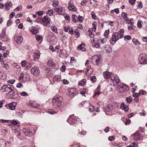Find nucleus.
<instances>
[{
    "instance_id": "obj_1",
    "label": "nucleus",
    "mask_w": 147,
    "mask_h": 147,
    "mask_svg": "<svg viewBox=\"0 0 147 147\" xmlns=\"http://www.w3.org/2000/svg\"><path fill=\"white\" fill-rule=\"evenodd\" d=\"M62 98L58 96H55L53 98L52 100L53 103L55 107H59L61 105Z\"/></svg>"
},
{
    "instance_id": "obj_2",
    "label": "nucleus",
    "mask_w": 147,
    "mask_h": 147,
    "mask_svg": "<svg viewBox=\"0 0 147 147\" xmlns=\"http://www.w3.org/2000/svg\"><path fill=\"white\" fill-rule=\"evenodd\" d=\"M42 23L43 25L45 26H49L50 23L51 22L50 19L48 16H46L44 17L41 20Z\"/></svg>"
},
{
    "instance_id": "obj_3",
    "label": "nucleus",
    "mask_w": 147,
    "mask_h": 147,
    "mask_svg": "<svg viewBox=\"0 0 147 147\" xmlns=\"http://www.w3.org/2000/svg\"><path fill=\"white\" fill-rule=\"evenodd\" d=\"M110 81L112 82L113 83V85L114 86H117L118 83L120 82V80L119 78L117 75H113L111 76L110 79Z\"/></svg>"
},
{
    "instance_id": "obj_4",
    "label": "nucleus",
    "mask_w": 147,
    "mask_h": 147,
    "mask_svg": "<svg viewBox=\"0 0 147 147\" xmlns=\"http://www.w3.org/2000/svg\"><path fill=\"white\" fill-rule=\"evenodd\" d=\"M93 28H90L88 30L89 36L91 38H93L94 37V34L92 32V31H95L96 29V22H94L92 24Z\"/></svg>"
},
{
    "instance_id": "obj_5",
    "label": "nucleus",
    "mask_w": 147,
    "mask_h": 147,
    "mask_svg": "<svg viewBox=\"0 0 147 147\" xmlns=\"http://www.w3.org/2000/svg\"><path fill=\"white\" fill-rule=\"evenodd\" d=\"M131 137H134L133 139L135 140H143V136L139 132H136L132 134L131 136Z\"/></svg>"
},
{
    "instance_id": "obj_6",
    "label": "nucleus",
    "mask_w": 147,
    "mask_h": 147,
    "mask_svg": "<svg viewBox=\"0 0 147 147\" xmlns=\"http://www.w3.org/2000/svg\"><path fill=\"white\" fill-rule=\"evenodd\" d=\"M11 88L12 87L9 85H4L2 87L1 89V91L2 92H9Z\"/></svg>"
},
{
    "instance_id": "obj_7",
    "label": "nucleus",
    "mask_w": 147,
    "mask_h": 147,
    "mask_svg": "<svg viewBox=\"0 0 147 147\" xmlns=\"http://www.w3.org/2000/svg\"><path fill=\"white\" fill-rule=\"evenodd\" d=\"M31 73L35 76H38L40 74V70L38 67H34L31 69Z\"/></svg>"
},
{
    "instance_id": "obj_8",
    "label": "nucleus",
    "mask_w": 147,
    "mask_h": 147,
    "mask_svg": "<svg viewBox=\"0 0 147 147\" xmlns=\"http://www.w3.org/2000/svg\"><path fill=\"white\" fill-rule=\"evenodd\" d=\"M69 5L68 6V9L70 11H74L76 10V8L73 4V3L72 1H69Z\"/></svg>"
},
{
    "instance_id": "obj_9",
    "label": "nucleus",
    "mask_w": 147,
    "mask_h": 147,
    "mask_svg": "<svg viewBox=\"0 0 147 147\" xmlns=\"http://www.w3.org/2000/svg\"><path fill=\"white\" fill-rule=\"evenodd\" d=\"M102 74L105 78L106 79H110L113 75L112 73L107 71L103 72Z\"/></svg>"
},
{
    "instance_id": "obj_10",
    "label": "nucleus",
    "mask_w": 147,
    "mask_h": 147,
    "mask_svg": "<svg viewBox=\"0 0 147 147\" xmlns=\"http://www.w3.org/2000/svg\"><path fill=\"white\" fill-rule=\"evenodd\" d=\"M93 61L95 62L96 64L98 65L101 62L100 56H94L93 57Z\"/></svg>"
},
{
    "instance_id": "obj_11",
    "label": "nucleus",
    "mask_w": 147,
    "mask_h": 147,
    "mask_svg": "<svg viewBox=\"0 0 147 147\" xmlns=\"http://www.w3.org/2000/svg\"><path fill=\"white\" fill-rule=\"evenodd\" d=\"M73 115H70L67 120V122L71 125L77 122L76 119H71Z\"/></svg>"
},
{
    "instance_id": "obj_12",
    "label": "nucleus",
    "mask_w": 147,
    "mask_h": 147,
    "mask_svg": "<svg viewBox=\"0 0 147 147\" xmlns=\"http://www.w3.org/2000/svg\"><path fill=\"white\" fill-rule=\"evenodd\" d=\"M147 59V55L145 53L140 54L139 57L140 61L142 62H146Z\"/></svg>"
},
{
    "instance_id": "obj_13",
    "label": "nucleus",
    "mask_w": 147,
    "mask_h": 147,
    "mask_svg": "<svg viewBox=\"0 0 147 147\" xmlns=\"http://www.w3.org/2000/svg\"><path fill=\"white\" fill-rule=\"evenodd\" d=\"M119 33L118 32H114L113 33L111 38L112 41L116 42L119 39Z\"/></svg>"
},
{
    "instance_id": "obj_14",
    "label": "nucleus",
    "mask_w": 147,
    "mask_h": 147,
    "mask_svg": "<svg viewBox=\"0 0 147 147\" xmlns=\"http://www.w3.org/2000/svg\"><path fill=\"white\" fill-rule=\"evenodd\" d=\"M59 15H63V8L62 7L60 6L57 8H55L53 9Z\"/></svg>"
},
{
    "instance_id": "obj_15",
    "label": "nucleus",
    "mask_w": 147,
    "mask_h": 147,
    "mask_svg": "<svg viewBox=\"0 0 147 147\" xmlns=\"http://www.w3.org/2000/svg\"><path fill=\"white\" fill-rule=\"evenodd\" d=\"M23 131L25 135L28 136H30L32 135V133L29 129L26 128H24Z\"/></svg>"
},
{
    "instance_id": "obj_16",
    "label": "nucleus",
    "mask_w": 147,
    "mask_h": 147,
    "mask_svg": "<svg viewBox=\"0 0 147 147\" xmlns=\"http://www.w3.org/2000/svg\"><path fill=\"white\" fill-rule=\"evenodd\" d=\"M0 38L1 40L3 41H6L7 40V37L5 32H3L1 33Z\"/></svg>"
},
{
    "instance_id": "obj_17",
    "label": "nucleus",
    "mask_w": 147,
    "mask_h": 147,
    "mask_svg": "<svg viewBox=\"0 0 147 147\" xmlns=\"http://www.w3.org/2000/svg\"><path fill=\"white\" fill-rule=\"evenodd\" d=\"M93 72V69L90 66L88 65L87 66L86 69V74L87 76L91 75Z\"/></svg>"
},
{
    "instance_id": "obj_18",
    "label": "nucleus",
    "mask_w": 147,
    "mask_h": 147,
    "mask_svg": "<svg viewBox=\"0 0 147 147\" xmlns=\"http://www.w3.org/2000/svg\"><path fill=\"white\" fill-rule=\"evenodd\" d=\"M85 46V44L84 43H82L77 47V49L78 50L84 51H86Z\"/></svg>"
},
{
    "instance_id": "obj_19",
    "label": "nucleus",
    "mask_w": 147,
    "mask_h": 147,
    "mask_svg": "<svg viewBox=\"0 0 147 147\" xmlns=\"http://www.w3.org/2000/svg\"><path fill=\"white\" fill-rule=\"evenodd\" d=\"M15 40L18 44H20L22 42L23 39L20 36H17L15 38Z\"/></svg>"
},
{
    "instance_id": "obj_20",
    "label": "nucleus",
    "mask_w": 147,
    "mask_h": 147,
    "mask_svg": "<svg viewBox=\"0 0 147 147\" xmlns=\"http://www.w3.org/2000/svg\"><path fill=\"white\" fill-rule=\"evenodd\" d=\"M16 103L14 102H13L9 103L8 105V106L9 108L12 110H14L16 106Z\"/></svg>"
},
{
    "instance_id": "obj_21",
    "label": "nucleus",
    "mask_w": 147,
    "mask_h": 147,
    "mask_svg": "<svg viewBox=\"0 0 147 147\" xmlns=\"http://www.w3.org/2000/svg\"><path fill=\"white\" fill-rule=\"evenodd\" d=\"M6 141L3 139L0 140V147H6Z\"/></svg>"
},
{
    "instance_id": "obj_22",
    "label": "nucleus",
    "mask_w": 147,
    "mask_h": 147,
    "mask_svg": "<svg viewBox=\"0 0 147 147\" xmlns=\"http://www.w3.org/2000/svg\"><path fill=\"white\" fill-rule=\"evenodd\" d=\"M1 67L7 70H8L9 69V67L8 65L4 63V62H2L1 63Z\"/></svg>"
},
{
    "instance_id": "obj_23",
    "label": "nucleus",
    "mask_w": 147,
    "mask_h": 147,
    "mask_svg": "<svg viewBox=\"0 0 147 147\" xmlns=\"http://www.w3.org/2000/svg\"><path fill=\"white\" fill-rule=\"evenodd\" d=\"M123 86L121 84L119 85L118 86L117 89L118 90V92L119 93H121L124 92V90L123 88Z\"/></svg>"
},
{
    "instance_id": "obj_24",
    "label": "nucleus",
    "mask_w": 147,
    "mask_h": 147,
    "mask_svg": "<svg viewBox=\"0 0 147 147\" xmlns=\"http://www.w3.org/2000/svg\"><path fill=\"white\" fill-rule=\"evenodd\" d=\"M5 8L7 10H9V8L11 6L12 3L11 2H7L5 4Z\"/></svg>"
},
{
    "instance_id": "obj_25",
    "label": "nucleus",
    "mask_w": 147,
    "mask_h": 147,
    "mask_svg": "<svg viewBox=\"0 0 147 147\" xmlns=\"http://www.w3.org/2000/svg\"><path fill=\"white\" fill-rule=\"evenodd\" d=\"M127 14L125 12H123L121 14L122 17L124 18V20L126 21H128V18H127Z\"/></svg>"
},
{
    "instance_id": "obj_26",
    "label": "nucleus",
    "mask_w": 147,
    "mask_h": 147,
    "mask_svg": "<svg viewBox=\"0 0 147 147\" xmlns=\"http://www.w3.org/2000/svg\"><path fill=\"white\" fill-rule=\"evenodd\" d=\"M86 83V80L85 79H83L81 81H80L78 83L79 85L81 86H84Z\"/></svg>"
},
{
    "instance_id": "obj_27",
    "label": "nucleus",
    "mask_w": 147,
    "mask_h": 147,
    "mask_svg": "<svg viewBox=\"0 0 147 147\" xmlns=\"http://www.w3.org/2000/svg\"><path fill=\"white\" fill-rule=\"evenodd\" d=\"M124 30L123 29H121L119 31V38H121L123 37V32Z\"/></svg>"
},
{
    "instance_id": "obj_28",
    "label": "nucleus",
    "mask_w": 147,
    "mask_h": 147,
    "mask_svg": "<svg viewBox=\"0 0 147 147\" xmlns=\"http://www.w3.org/2000/svg\"><path fill=\"white\" fill-rule=\"evenodd\" d=\"M34 59L36 60V59H38L40 57V55L38 53H34L33 55Z\"/></svg>"
},
{
    "instance_id": "obj_29",
    "label": "nucleus",
    "mask_w": 147,
    "mask_h": 147,
    "mask_svg": "<svg viewBox=\"0 0 147 147\" xmlns=\"http://www.w3.org/2000/svg\"><path fill=\"white\" fill-rule=\"evenodd\" d=\"M54 82H58L61 81L60 77L59 76H55L53 78Z\"/></svg>"
},
{
    "instance_id": "obj_30",
    "label": "nucleus",
    "mask_w": 147,
    "mask_h": 147,
    "mask_svg": "<svg viewBox=\"0 0 147 147\" xmlns=\"http://www.w3.org/2000/svg\"><path fill=\"white\" fill-rule=\"evenodd\" d=\"M5 74L3 71L0 70V79H3L5 78Z\"/></svg>"
},
{
    "instance_id": "obj_31",
    "label": "nucleus",
    "mask_w": 147,
    "mask_h": 147,
    "mask_svg": "<svg viewBox=\"0 0 147 147\" xmlns=\"http://www.w3.org/2000/svg\"><path fill=\"white\" fill-rule=\"evenodd\" d=\"M51 29L54 32H55L57 34L58 33L57 29V28L56 27H55V26H52L51 27Z\"/></svg>"
},
{
    "instance_id": "obj_32",
    "label": "nucleus",
    "mask_w": 147,
    "mask_h": 147,
    "mask_svg": "<svg viewBox=\"0 0 147 147\" xmlns=\"http://www.w3.org/2000/svg\"><path fill=\"white\" fill-rule=\"evenodd\" d=\"M54 65V63L52 60H49L47 62V65L50 67H53Z\"/></svg>"
},
{
    "instance_id": "obj_33",
    "label": "nucleus",
    "mask_w": 147,
    "mask_h": 147,
    "mask_svg": "<svg viewBox=\"0 0 147 147\" xmlns=\"http://www.w3.org/2000/svg\"><path fill=\"white\" fill-rule=\"evenodd\" d=\"M133 42L136 45H140V42L138 41L137 39L133 38L132 39Z\"/></svg>"
},
{
    "instance_id": "obj_34",
    "label": "nucleus",
    "mask_w": 147,
    "mask_h": 147,
    "mask_svg": "<svg viewBox=\"0 0 147 147\" xmlns=\"http://www.w3.org/2000/svg\"><path fill=\"white\" fill-rule=\"evenodd\" d=\"M121 85L123 86V88L124 90V92L125 91L129 89L128 86L127 85L123 83H121Z\"/></svg>"
},
{
    "instance_id": "obj_35",
    "label": "nucleus",
    "mask_w": 147,
    "mask_h": 147,
    "mask_svg": "<svg viewBox=\"0 0 147 147\" xmlns=\"http://www.w3.org/2000/svg\"><path fill=\"white\" fill-rule=\"evenodd\" d=\"M38 28L32 29L31 30V32L32 34H36L38 32Z\"/></svg>"
},
{
    "instance_id": "obj_36",
    "label": "nucleus",
    "mask_w": 147,
    "mask_h": 147,
    "mask_svg": "<svg viewBox=\"0 0 147 147\" xmlns=\"http://www.w3.org/2000/svg\"><path fill=\"white\" fill-rule=\"evenodd\" d=\"M73 89H71L69 90V93L68 95L69 96H71V95H73L74 92H73Z\"/></svg>"
},
{
    "instance_id": "obj_37",
    "label": "nucleus",
    "mask_w": 147,
    "mask_h": 147,
    "mask_svg": "<svg viewBox=\"0 0 147 147\" xmlns=\"http://www.w3.org/2000/svg\"><path fill=\"white\" fill-rule=\"evenodd\" d=\"M59 4L58 1L56 0H54L53 1V5L54 7H56Z\"/></svg>"
},
{
    "instance_id": "obj_38",
    "label": "nucleus",
    "mask_w": 147,
    "mask_h": 147,
    "mask_svg": "<svg viewBox=\"0 0 147 147\" xmlns=\"http://www.w3.org/2000/svg\"><path fill=\"white\" fill-rule=\"evenodd\" d=\"M15 93V91L14 89L12 88L8 92V94L10 95H12L14 94Z\"/></svg>"
},
{
    "instance_id": "obj_39",
    "label": "nucleus",
    "mask_w": 147,
    "mask_h": 147,
    "mask_svg": "<svg viewBox=\"0 0 147 147\" xmlns=\"http://www.w3.org/2000/svg\"><path fill=\"white\" fill-rule=\"evenodd\" d=\"M77 18V16L76 15H73L72 16V19L73 22H74L75 23H76V22L78 21H77L75 19V18Z\"/></svg>"
},
{
    "instance_id": "obj_40",
    "label": "nucleus",
    "mask_w": 147,
    "mask_h": 147,
    "mask_svg": "<svg viewBox=\"0 0 147 147\" xmlns=\"http://www.w3.org/2000/svg\"><path fill=\"white\" fill-rule=\"evenodd\" d=\"M105 52L106 53H111L112 51V48L110 47H109L107 49H105Z\"/></svg>"
},
{
    "instance_id": "obj_41",
    "label": "nucleus",
    "mask_w": 147,
    "mask_h": 147,
    "mask_svg": "<svg viewBox=\"0 0 147 147\" xmlns=\"http://www.w3.org/2000/svg\"><path fill=\"white\" fill-rule=\"evenodd\" d=\"M132 97L131 96H129L128 97H127L126 98V101L127 102L129 103H131L132 101Z\"/></svg>"
},
{
    "instance_id": "obj_42",
    "label": "nucleus",
    "mask_w": 147,
    "mask_h": 147,
    "mask_svg": "<svg viewBox=\"0 0 147 147\" xmlns=\"http://www.w3.org/2000/svg\"><path fill=\"white\" fill-rule=\"evenodd\" d=\"M95 109L94 106H90L89 107V110L90 112H94Z\"/></svg>"
},
{
    "instance_id": "obj_43",
    "label": "nucleus",
    "mask_w": 147,
    "mask_h": 147,
    "mask_svg": "<svg viewBox=\"0 0 147 147\" xmlns=\"http://www.w3.org/2000/svg\"><path fill=\"white\" fill-rule=\"evenodd\" d=\"M109 33V30H106L104 33V36L106 38H107L108 36V34Z\"/></svg>"
},
{
    "instance_id": "obj_44",
    "label": "nucleus",
    "mask_w": 147,
    "mask_h": 147,
    "mask_svg": "<svg viewBox=\"0 0 147 147\" xmlns=\"http://www.w3.org/2000/svg\"><path fill=\"white\" fill-rule=\"evenodd\" d=\"M77 18L78 21L80 22V23H82L83 20V18L81 16H79L78 17H77Z\"/></svg>"
},
{
    "instance_id": "obj_45",
    "label": "nucleus",
    "mask_w": 147,
    "mask_h": 147,
    "mask_svg": "<svg viewBox=\"0 0 147 147\" xmlns=\"http://www.w3.org/2000/svg\"><path fill=\"white\" fill-rule=\"evenodd\" d=\"M47 13L49 14L50 16L53 14V11L52 10H48L47 11Z\"/></svg>"
},
{
    "instance_id": "obj_46",
    "label": "nucleus",
    "mask_w": 147,
    "mask_h": 147,
    "mask_svg": "<svg viewBox=\"0 0 147 147\" xmlns=\"http://www.w3.org/2000/svg\"><path fill=\"white\" fill-rule=\"evenodd\" d=\"M32 66V64L30 62H27L26 67L28 69H29Z\"/></svg>"
},
{
    "instance_id": "obj_47",
    "label": "nucleus",
    "mask_w": 147,
    "mask_h": 147,
    "mask_svg": "<svg viewBox=\"0 0 147 147\" xmlns=\"http://www.w3.org/2000/svg\"><path fill=\"white\" fill-rule=\"evenodd\" d=\"M124 40H130L131 39V36L129 35L125 36L124 37Z\"/></svg>"
},
{
    "instance_id": "obj_48",
    "label": "nucleus",
    "mask_w": 147,
    "mask_h": 147,
    "mask_svg": "<svg viewBox=\"0 0 147 147\" xmlns=\"http://www.w3.org/2000/svg\"><path fill=\"white\" fill-rule=\"evenodd\" d=\"M139 93L140 95L142 94V95H144L146 94V92L145 90H141L140 91Z\"/></svg>"
},
{
    "instance_id": "obj_49",
    "label": "nucleus",
    "mask_w": 147,
    "mask_h": 147,
    "mask_svg": "<svg viewBox=\"0 0 147 147\" xmlns=\"http://www.w3.org/2000/svg\"><path fill=\"white\" fill-rule=\"evenodd\" d=\"M27 61H23L21 62L22 66V67H24L26 65Z\"/></svg>"
},
{
    "instance_id": "obj_50",
    "label": "nucleus",
    "mask_w": 147,
    "mask_h": 147,
    "mask_svg": "<svg viewBox=\"0 0 147 147\" xmlns=\"http://www.w3.org/2000/svg\"><path fill=\"white\" fill-rule=\"evenodd\" d=\"M36 14L39 16H41L43 15V12L42 11H40L36 13Z\"/></svg>"
},
{
    "instance_id": "obj_51",
    "label": "nucleus",
    "mask_w": 147,
    "mask_h": 147,
    "mask_svg": "<svg viewBox=\"0 0 147 147\" xmlns=\"http://www.w3.org/2000/svg\"><path fill=\"white\" fill-rule=\"evenodd\" d=\"M20 94L21 96H26L28 95V93L24 91H23L21 92Z\"/></svg>"
},
{
    "instance_id": "obj_52",
    "label": "nucleus",
    "mask_w": 147,
    "mask_h": 147,
    "mask_svg": "<svg viewBox=\"0 0 147 147\" xmlns=\"http://www.w3.org/2000/svg\"><path fill=\"white\" fill-rule=\"evenodd\" d=\"M64 17L65 18V19L66 20H67L68 21H69L70 20L69 16L68 14H64Z\"/></svg>"
},
{
    "instance_id": "obj_53",
    "label": "nucleus",
    "mask_w": 147,
    "mask_h": 147,
    "mask_svg": "<svg viewBox=\"0 0 147 147\" xmlns=\"http://www.w3.org/2000/svg\"><path fill=\"white\" fill-rule=\"evenodd\" d=\"M125 107V104L124 102H123L121 103L120 107V109H123Z\"/></svg>"
},
{
    "instance_id": "obj_54",
    "label": "nucleus",
    "mask_w": 147,
    "mask_h": 147,
    "mask_svg": "<svg viewBox=\"0 0 147 147\" xmlns=\"http://www.w3.org/2000/svg\"><path fill=\"white\" fill-rule=\"evenodd\" d=\"M135 26H134L129 25L128 26V28L129 30H134V29Z\"/></svg>"
},
{
    "instance_id": "obj_55",
    "label": "nucleus",
    "mask_w": 147,
    "mask_h": 147,
    "mask_svg": "<svg viewBox=\"0 0 147 147\" xmlns=\"http://www.w3.org/2000/svg\"><path fill=\"white\" fill-rule=\"evenodd\" d=\"M9 121L8 120H5L3 119H1L0 120V121L1 122L3 123H9Z\"/></svg>"
},
{
    "instance_id": "obj_56",
    "label": "nucleus",
    "mask_w": 147,
    "mask_h": 147,
    "mask_svg": "<svg viewBox=\"0 0 147 147\" xmlns=\"http://www.w3.org/2000/svg\"><path fill=\"white\" fill-rule=\"evenodd\" d=\"M4 62V60H3V57L2 55L0 53V62Z\"/></svg>"
},
{
    "instance_id": "obj_57",
    "label": "nucleus",
    "mask_w": 147,
    "mask_h": 147,
    "mask_svg": "<svg viewBox=\"0 0 147 147\" xmlns=\"http://www.w3.org/2000/svg\"><path fill=\"white\" fill-rule=\"evenodd\" d=\"M91 15L92 18L96 20V16L95 15L94 12H92L91 13Z\"/></svg>"
},
{
    "instance_id": "obj_58",
    "label": "nucleus",
    "mask_w": 147,
    "mask_h": 147,
    "mask_svg": "<svg viewBox=\"0 0 147 147\" xmlns=\"http://www.w3.org/2000/svg\"><path fill=\"white\" fill-rule=\"evenodd\" d=\"M142 41L144 42H147V36H144L142 38Z\"/></svg>"
},
{
    "instance_id": "obj_59",
    "label": "nucleus",
    "mask_w": 147,
    "mask_h": 147,
    "mask_svg": "<svg viewBox=\"0 0 147 147\" xmlns=\"http://www.w3.org/2000/svg\"><path fill=\"white\" fill-rule=\"evenodd\" d=\"M93 82H96V77L95 76H94L92 77L90 79Z\"/></svg>"
},
{
    "instance_id": "obj_60",
    "label": "nucleus",
    "mask_w": 147,
    "mask_h": 147,
    "mask_svg": "<svg viewBox=\"0 0 147 147\" xmlns=\"http://www.w3.org/2000/svg\"><path fill=\"white\" fill-rule=\"evenodd\" d=\"M100 44H97L95 43L94 42L93 45V47H94L96 48H98L100 46Z\"/></svg>"
},
{
    "instance_id": "obj_61",
    "label": "nucleus",
    "mask_w": 147,
    "mask_h": 147,
    "mask_svg": "<svg viewBox=\"0 0 147 147\" xmlns=\"http://www.w3.org/2000/svg\"><path fill=\"white\" fill-rule=\"evenodd\" d=\"M69 31L68 32L70 34H73V30L72 29V28H69Z\"/></svg>"
},
{
    "instance_id": "obj_62",
    "label": "nucleus",
    "mask_w": 147,
    "mask_h": 147,
    "mask_svg": "<svg viewBox=\"0 0 147 147\" xmlns=\"http://www.w3.org/2000/svg\"><path fill=\"white\" fill-rule=\"evenodd\" d=\"M140 21L139 20L137 23V26L138 28H140L142 27V25L140 22Z\"/></svg>"
},
{
    "instance_id": "obj_63",
    "label": "nucleus",
    "mask_w": 147,
    "mask_h": 147,
    "mask_svg": "<svg viewBox=\"0 0 147 147\" xmlns=\"http://www.w3.org/2000/svg\"><path fill=\"white\" fill-rule=\"evenodd\" d=\"M61 70L62 72H63L65 71V66L64 65H62L61 67Z\"/></svg>"
},
{
    "instance_id": "obj_64",
    "label": "nucleus",
    "mask_w": 147,
    "mask_h": 147,
    "mask_svg": "<svg viewBox=\"0 0 147 147\" xmlns=\"http://www.w3.org/2000/svg\"><path fill=\"white\" fill-rule=\"evenodd\" d=\"M106 40L105 39L103 38V39H101L100 40V42L102 44H105Z\"/></svg>"
}]
</instances>
